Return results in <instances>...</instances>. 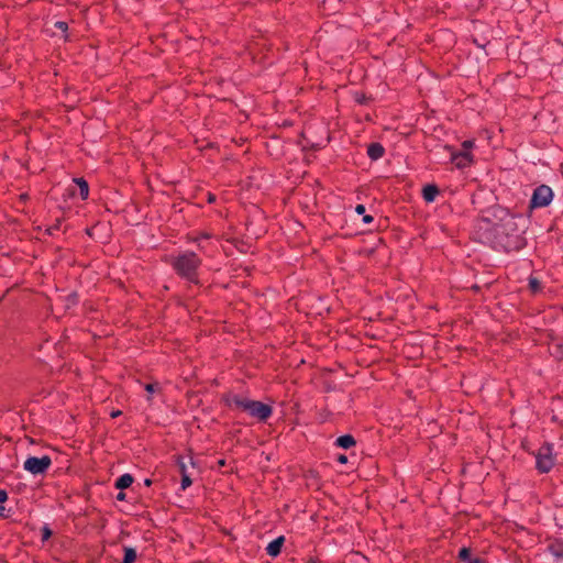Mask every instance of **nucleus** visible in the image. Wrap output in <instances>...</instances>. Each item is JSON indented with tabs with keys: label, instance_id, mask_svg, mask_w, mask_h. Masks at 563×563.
I'll return each instance as SVG.
<instances>
[{
	"label": "nucleus",
	"instance_id": "obj_1",
	"mask_svg": "<svg viewBox=\"0 0 563 563\" xmlns=\"http://www.w3.org/2000/svg\"><path fill=\"white\" fill-rule=\"evenodd\" d=\"M496 222L484 221L489 225L482 238L497 252H519L527 245L526 220L520 214L511 213L508 209L496 208L493 213Z\"/></svg>",
	"mask_w": 563,
	"mask_h": 563
},
{
	"label": "nucleus",
	"instance_id": "obj_2",
	"mask_svg": "<svg viewBox=\"0 0 563 563\" xmlns=\"http://www.w3.org/2000/svg\"><path fill=\"white\" fill-rule=\"evenodd\" d=\"M202 265V260L192 251H185L176 256H173L170 266L174 272L181 278L190 284L200 286L199 268Z\"/></svg>",
	"mask_w": 563,
	"mask_h": 563
},
{
	"label": "nucleus",
	"instance_id": "obj_3",
	"mask_svg": "<svg viewBox=\"0 0 563 563\" xmlns=\"http://www.w3.org/2000/svg\"><path fill=\"white\" fill-rule=\"evenodd\" d=\"M232 404L260 421H266L273 413V409L269 405L240 396H234Z\"/></svg>",
	"mask_w": 563,
	"mask_h": 563
},
{
	"label": "nucleus",
	"instance_id": "obj_4",
	"mask_svg": "<svg viewBox=\"0 0 563 563\" xmlns=\"http://www.w3.org/2000/svg\"><path fill=\"white\" fill-rule=\"evenodd\" d=\"M554 198V192L548 185L537 186L529 200L528 210L531 212L536 209L545 208L550 206Z\"/></svg>",
	"mask_w": 563,
	"mask_h": 563
},
{
	"label": "nucleus",
	"instance_id": "obj_5",
	"mask_svg": "<svg viewBox=\"0 0 563 563\" xmlns=\"http://www.w3.org/2000/svg\"><path fill=\"white\" fill-rule=\"evenodd\" d=\"M555 464L553 445L544 443L536 453V467L540 473H549Z\"/></svg>",
	"mask_w": 563,
	"mask_h": 563
},
{
	"label": "nucleus",
	"instance_id": "obj_6",
	"mask_svg": "<svg viewBox=\"0 0 563 563\" xmlns=\"http://www.w3.org/2000/svg\"><path fill=\"white\" fill-rule=\"evenodd\" d=\"M52 465V460L48 455L42 457L29 456L23 464V468L32 475H42Z\"/></svg>",
	"mask_w": 563,
	"mask_h": 563
},
{
	"label": "nucleus",
	"instance_id": "obj_7",
	"mask_svg": "<svg viewBox=\"0 0 563 563\" xmlns=\"http://www.w3.org/2000/svg\"><path fill=\"white\" fill-rule=\"evenodd\" d=\"M450 154V161L459 169L470 167L474 163V156L470 151H456L452 145H444L443 147Z\"/></svg>",
	"mask_w": 563,
	"mask_h": 563
},
{
	"label": "nucleus",
	"instance_id": "obj_8",
	"mask_svg": "<svg viewBox=\"0 0 563 563\" xmlns=\"http://www.w3.org/2000/svg\"><path fill=\"white\" fill-rule=\"evenodd\" d=\"M421 195L427 203H431L440 195V189L435 184H427L422 187Z\"/></svg>",
	"mask_w": 563,
	"mask_h": 563
},
{
	"label": "nucleus",
	"instance_id": "obj_9",
	"mask_svg": "<svg viewBox=\"0 0 563 563\" xmlns=\"http://www.w3.org/2000/svg\"><path fill=\"white\" fill-rule=\"evenodd\" d=\"M367 155L372 161H377L385 155V147L379 142H372L367 146Z\"/></svg>",
	"mask_w": 563,
	"mask_h": 563
},
{
	"label": "nucleus",
	"instance_id": "obj_10",
	"mask_svg": "<svg viewBox=\"0 0 563 563\" xmlns=\"http://www.w3.org/2000/svg\"><path fill=\"white\" fill-rule=\"evenodd\" d=\"M457 559L460 563H485L481 558L473 556L471 549L465 547L459 551Z\"/></svg>",
	"mask_w": 563,
	"mask_h": 563
},
{
	"label": "nucleus",
	"instance_id": "obj_11",
	"mask_svg": "<svg viewBox=\"0 0 563 563\" xmlns=\"http://www.w3.org/2000/svg\"><path fill=\"white\" fill-rule=\"evenodd\" d=\"M284 541H285L284 537H278L275 540H273L272 542H269L266 547V553L269 556L276 558L282 551Z\"/></svg>",
	"mask_w": 563,
	"mask_h": 563
},
{
	"label": "nucleus",
	"instance_id": "obj_12",
	"mask_svg": "<svg viewBox=\"0 0 563 563\" xmlns=\"http://www.w3.org/2000/svg\"><path fill=\"white\" fill-rule=\"evenodd\" d=\"M74 184L79 189V196L82 200H86L89 196V185L84 177H76L73 179Z\"/></svg>",
	"mask_w": 563,
	"mask_h": 563
},
{
	"label": "nucleus",
	"instance_id": "obj_13",
	"mask_svg": "<svg viewBox=\"0 0 563 563\" xmlns=\"http://www.w3.org/2000/svg\"><path fill=\"white\" fill-rule=\"evenodd\" d=\"M133 476L129 473H125L123 475H121L117 481H115V488L118 489H125L128 487H130L133 483Z\"/></svg>",
	"mask_w": 563,
	"mask_h": 563
},
{
	"label": "nucleus",
	"instance_id": "obj_14",
	"mask_svg": "<svg viewBox=\"0 0 563 563\" xmlns=\"http://www.w3.org/2000/svg\"><path fill=\"white\" fill-rule=\"evenodd\" d=\"M335 443L338 446H340L342 449H350L353 445H355V440L352 435L345 434V435L339 437L336 439Z\"/></svg>",
	"mask_w": 563,
	"mask_h": 563
},
{
	"label": "nucleus",
	"instance_id": "obj_15",
	"mask_svg": "<svg viewBox=\"0 0 563 563\" xmlns=\"http://www.w3.org/2000/svg\"><path fill=\"white\" fill-rule=\"evenodd\" d=\"M353 99L357 104L366 106L373 100V97L366 95L364 91H355L353 93Z\"/></svg>",
	"mask_w": 563,
	"mask_h": 563
},
{
	"label": "nucleus",
	"instance_id": "obj_16",
	"mask_svg": "<svg viewBox=\"0 0 563 563\" xmlns=\"http://www.w3.org/2000/svg\"><path fill=\"white\" fill-rule=\"evenodd\" d=\"M188 464H190L192 467L195 466V463L192 461V457L191 456H187V457H179L178 459V466H179V471H180V474L184 475V474H190L188 472Z\"/></svg>",
	"mask_w": 563,
	"mask_h": 563
},
{
	"label": "nucleus",
	"instance_id": "obj_17",
	"mask_svg": "<svg viewBox=\"0 0 563 563\" xmlns=\"http://www.w3.org/2000/svg\"><path fill=\"white\" fill-rule=\"evenodd\" d=\"M528 289L531 294L536 295L542 290V284L537 277L530 276L528 279Z\"/></svg>",
	"mask_w": 563,
	"mask_h": 563
},
{
	"label": "nucleus",
	"instance_id": "obj_18",
	"mask_svg": "<svg viewBox=\"0 0 563 563\" xmlns=\"http://www.w3.org/2000/svg\"><path fill=\"white\" fill-rule=\"evenodd\" d=\"M136 560V551L133 548L124 547V558L122 563H134Z\"/></svg>",
	"mask_w": 563,
	"mask_h": 563
},
{
	"label": "nucleus",
	"instance_id": "obj_19",
	"mask_svg": "<svg viewBox=\"0 0 563 563\" xmlns=\"http://www.w3.org/2000/svg\"><path fill=\"white\" fill-rule=\"evenodd\" d=\"M549 550L552 555L555 558H562L563 556V544H551L549 547Z\"/></svg>",
	"mask_w": 563,
	"mask_h": 563
},
{
	"label": "nucleus",
	"instance_id": "obj_20",
	"mask_svg": "<svg viewBox=\"0 0 563 563\" xmlns=\"http://www.w3.org/2000/svg\"><path fill=\"white\" fill-rule=\"evenodd\" d=\"M78 294L77 292H71L69 294L67 297H66V306L69 307L70 305H77L78 303Z\"/></svg>",
	"mask_w": 563,
	"mask_h": 563
},
{
	"label": "nucleus",
	"instance_id": "obj_21",
	"mask_svg": "<svg viewBox=\"0 0 563 563\" xmlns=\"http://www.w3.org/2000/svg\"><path fill=\"white\" fill-rule=\"evenodd\" d=\"M191 483H192V481H191L190 474L181 475L180 486H181L183 490L187 489L191 485Z\"/></svg>",
	"mask_w": 563,
	"mask_h": 563
},
{
	"label": "nucleus",
	"instance_id": "obj_22",
	"mask_svg": "<svg viewBox=\"0 0 563 563\" xmlns=\"http://www.w3.org/2000/svg\"><path fill=\"white\" fill-rule=\"evenodd\" d=\"M60 223H62V222H60V220H59V219H57V220H56V222H55V224H53V225H51V227H48V228L46 229V233H47L48 235H53L55 231H58V230H59V228H60Z\"/></svg>",
	"mask_w": 563,
	"mask_h": 563
},
{
	"label": "nucleus",
	"instance_id": "obj_23",
	"mask_svg": "<svg viewBox=\"0 0 563 563\" xmlns=\"http://www.w3.org/2000/svg\"><path fill=\"white\" fill-rule=\"evenodd\" d=\"M144 388L150 395H152L159 389V385L157 383H150L146 384Z\"/></svg>",
	"mask_w": 563,
	"mask_h": 563
},
{
	"label": "nucleus",
	"instance_id": "obj_24",
	"mask_svg": "<svg viewBox=\"0 0 563 563\" xmlns=\"http://www.w3.org/2000/svg\"><path fill=\"white\" fill-rule=\"evenodd\" d=\"M475 142L473 140H465L462 143V150L461 151H470L474 147Z\"/></svg>",
	"mask_w": 563,
	"mask_h": 563
},
{
	"label": "nucleus",
	"instance_id": "obj_25",
	"mask_svg": "<svg viewBox=\"0 0 563 563\" xmlns=\"http://www.w3.org/2000/svg\"><path fill=\"white\" fill-rule=\"evenodd\" d=\"M55 27L60 30L62 32H66L68 30V24L65 21H57L55 23Z\"/></svg>",
	"mask_w": 563,
	"mask_h": 563
},
{
	"label": "nucleus",
	"instance_id": "obj_26",
	"mask_svg": "<svg viewBox=\"0 0 563 563\" xmlns=\"http://www.w3.org/2000/svg\"><path fill=\"white\" fill-rule=\"evenodd\" d=\"M52 532L48 527H44L42 529V539L47 540L51 537Z\"/></svg>",
	"mask_w": 563,
	"mask_h": 563
},
{
	"label": "nucleus",
	"instance_id": "obj_27",
	"mask_svg": "<svg viewBox=\"0 0 563 563\" xmlns=\"http://www.w3.org/2000/svg\"><path fill=\"white\" fill-rule=\"evenodd\" d=\"M365 210H366V209H365V206H364V205H356V207H355V212H356L357 214H363V216H364V214H365Z\"/></svg>",
	"mask_w": 563,
	"mask_h": 563
},
{
	"label": "nucleus",
	"instance_id": "obj_28",
	"mask_svg": "<svg viewBox=\"0 0 563 563\" xmlns=\"http://www.w3.org/2000/svg\"><path fill=\"white\" fill-rule=\"evenodd\" d=\"M8 499V493L3 489H0V504H3Z\"/></svg>",
	"mask_w": 563,
	"mask_h": 563
},
{
	"label": "nucleus",
	"instance_id": "obj_29",
	"mask_svg": "<svg viewBox=\"0 0 563 563\" xmlns=\"http://www.w3.org/2000/svg\"><path fill=\"white\" fill-rule=\"evenodd\" d=\"M373 221H374V218H373L371 214H364V216H363V222H364L365 224H369V223H372Z\"/></svg>",
	"mask_w": 563,
	"mask_h": 563
},
{
	"label": "nucleus",
	"instance_id": "obj_30",
	"mask_svg": "<svg viewBox=\"0 0 563 563\" xmlns=\"http://www.w3.org/2000/svg\"><path fill=\"white\" fill-rule=\"evenodd\" d=\"M338 462H340L341 464H344L347 462V457L345 455H339Z\"/></svg>",
	"mask_w": 563,
	"mask_h": 563
},
{
	"label": "nucleus",
	"instance_id": "obj_31",
	"mask_svg": "<svg viewBox=\"0 0 563 563\" xmlns=\"http://www.w3.org/2000/svg\"><path fill=\"white\" fill-rule=\"evenodd\" d=\"M117 499L118 500H124L125 499V494L120 492L118 495H117Z\"/></svg>",
	"mask_w": 563,
	"mask_h": 563
},
{
	"label": "nucleus",
	"instance_id": "obj_32",
	"mask_svg": "<svg viewBox=\"0 0 563 563\" xmlns=\"http://www.w3.org/2000/svg\"><path fill=\"white\" fill-rule=\"evenodd\" d=\"M214 201H216V196H214V195H212V194H209V195H208V202H210V203H211V202H214Z\"/></svg>",
	"mask_w": 563,
	"mask_h": 563
},
{
	"label": "nucleus",
	"instance_id": "obj_33",
	"mask_svg": "<svg viewBox=\"0 0 563 563\" xmlns=\"http://www.w3.org/2000/svg\"><path fill=\"white\" fill-rule=\"evenodd\" d=\"M471 289L477 292L481 290V286H478L477 284H474L471 286Z\"/></svg>",
	"mask_w": 563,
	"mask_h": 563
},
{
	"label": "nucleus",
	"instance_id": "obj_34",
	"mask_svg": "<svg viewBox=\"0 0 563 563\" xmlns=\"http://www.w3.org/2000/svg\"><path fill=\"white\" fill-rule=\"evenodd\" d=\"M120 415H121V411H120V410H115V411H112V412H111V417H112V418H117V417H119Z\"/></svg>",
	"mask_w": 563,
	"mask_h": 563
},
{
	"label": "nucleus",
	"instance_id": "obj_35",
	"mask_svg": "<svg viewBox=\"0 0 563 563\" xmlns=\"http://www.w3.org/2000/svg\"><path fill=\"white\" fill-rule=\"evenodd\" d=\"M68 190H69V195L74 197L75 196V188H69Z\"/></svg>",
	"mask_w": 563,
	"mask_h": 563
},
{
	"label": "nucleus",
	"instance_id": "obj_36",
	"mask_svg": "<svg viewBox=\"0 0 563 563\" xmlns=\"http://www.w3.org/2000/svg\"><path fill=\"white\" fill-rule=\"evenodd\" d=\"M86 233H87L88 235H91V229H87V230H86Z\"/></svg>",
	"mask_w": 563,
	"mask_h": 563
},
{
	"label": "nucleus",
	"instance_id": "obj_37",
	"mask_svg": "<svg viewBox=\"0 0 563 563\" xmlns=\"http://www.w3.org/2000/svg\"><path fill=\"white\" fill-rule=\"evenodd\" d=\"M145 484H146V485H150V484H151V481H150V479H146V481H145Z\"/></svg>",
	"mask_w": 563,
	"mask_h": 563
}]
</instances>
